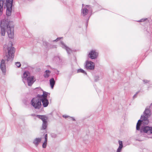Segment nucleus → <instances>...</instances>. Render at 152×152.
<instances>
[{"mask_svg": "<svg viewBox=\"0 0 152 152\" xmlns=\"http://www.w3.org/2000/svg\"><path fill=\"white\" fill-rule=\"evenodd\" d=\"M12 45V43L10 42L9 43L8 45H4V50L6 55L4 57V60L2 59L0 64V68L3 72H5L6 71L5 61H11L14 57L15 49Z\"/></svg>", "mask_w": 152, "mask_h": 152, "instance_id": "nucleus-1", "label": "nucleus"}, {"mask_svg": "<svg viewBox=\"0 0 152 152\" xmlns=\"http://www.w3.org/2000/svg\"><path fill=\"white\" fill-rule=\"evenodd\" d=\"M1 34L4 36L7 28V32L10 38L12 39L14 36V28L13 22L8 20H2L1 21Z\"/></svg>", "mask_w": 152, "mask_h": 152, "instance_id": "nucleus-2", "label": "nucleus"}, {"mask_svg": "<svg viewBox=\"0 0 152 152\" xmlns=\"http://www.w3.org/2000/svg\"><path fill=\"white\" fill-rule=\"evenodd\" d=\"M13 0H0V15L2 14L3 7L7 8L6 15L10 16L11 14Z\"/></svg>", "mask_w": 152, "mask_h": 152, "instance_id": "nucleus-3", "label": "nucleus"}, {"mask_svg": "<svg viewBox=\"0 0 152 152\" xmlns=\"http://www.w3.org/2000/svg\"><path fill=\"white\" fill-rule=\"evenodd\" d=\"M22 77L23 82L25 83L27 80L28 86H31L34 82V77L31 76L30 73L28 71H26L23 73Z\"/></svg>", "mask_w": 152, "mask_h": 152, "instance_id": "nucleus-4", "label": "nucleus"}, {"mask_svg": "<svg viewBox=\"0 0 152 152\" xmlns=\"http://www.w3.org/2000/svg\"><path fill=\"white\" fill-rule=\"evenodd\" d=\"M31 103L32 105L36 109H39L42 106L41 100L40 98H34L31 100Z\"/></svg>", "mask_w": 152, "mask_h": 152, "instance_id": "nucleus-5", "label": "nucleus"}, {"mask_svg": "<svg viewBox=\"0 0 152 152\" xmlns=\"http://www.w3.org/2000/svg\"><path fill=\"white\" fill-rule=\"evenodd\" d=\"M37 116L39 119H41L43 121V124L41 129H45L47 126V120L48 119L47 117L44 115H37Z\"/></svg>", "mask_w": 152, "mask_h": 152, "instance_id": "nucleus-6", "label": "nucleus"}, {"mask_svg": "<svg viewBox=\"0 0 152 152\" xmlns=\"http://www.w3.org/2000/svg\"><path fill=\"white\" fill-rule=\"evenodd\" d=\"M98 55V53L95 50H92L89 52L88 57L91 59H95L97 58Z\"/></svg>", "mask_w": 152, "mask_h": 152, "instance_id": "nucleus-7", "label": "nucleus"}, {"mask_svg": "<svg viewBox=\"0 0 152 152\" xmlns=\"http://www.w3.org/2000/svg\"><path fill=\"white\" fill-rule=\"evenodd\" d=\"M86 66L87 69L92 70L94 68V64L93 62L87 61L86 62Z\"/></svg>", "mask_w": 152, "mask_h": 152, "instance_id": "nucleus-8", "label": "nucleus"}, {"mask_svg": "<svg viewBox=\"0 0 152 152\" xmlns=\"http://www.w3.org/2000/svg\"><path fill=\"white\" fill-rule=\"evenodd\" d=\"M90 7V5H86L85 7L82 9V12L83 16H85L88 13Z\"/></svg>", "mask_w": 152, "mask_h": 152, "instance_id": "nucleus-9", "label": "nucleus"}, {"mask_svg": "<svg viewBox=\"0 0 152 152\" xmlns=\"http://www.w3.org/2000/svg\"><path fill=\"white\" fill-rule=\"evenodd\" d=\"M61 44L62 45V47L66 49L68 54H70L72 53V50L66 46L63 42H61Z\"/></svg>", "mask_w": 152, "mask_h": 152, "instance_id": "nucleus-10", "label": "nucleus"}, {"mask_svg": "<svg viewBox=\"0 0 152 152\" xmlns=\"http://www.w3.org/2000/svg\"><path fill=\"white\" fill-rule=\"evenodd\" d=\"M40 99L41 100V102H42L43 107H47L49 104L48 100L47 99Z\"/></svg>", "mask_w": 152, "mask_h": 152, "instance_id": "nucleus-11", "label": "nucleus"}, {"mask_svg": "<svg viewBox=\"0 0 152 152\" xmlns=\"http://www.w3.org/2000/svg\"><path fill=\"white\" fill-rule=\"evenodd\" d=\"M42 138H37L35 139L33 142V143L36 146H37L39 143L42 140Z\"/></svg>", "mask_w": 152, "mask_h": 152, "instance_id": "nucleus-12", "label": "nucleus"}, {"mask_svg": "<svg viewBox=\"0 0 152 152\" xmlns=\"http://www.w3.org/2000/svg\"><path fill=\"white\" fill-rule=\"evenodd\" d=\"M43 94L42 95H38L37 96L39 97L40 99H47V97L48 96V94H49L48 93L45 91H43Z\"/></svg>", "mask_w": 152, "mask_h": 152, "instance_id": "nucleus-13", "label": "nucleus"}, {"mask_svg": "<svg viewBox=\"0 0 152 152\" xmlns=\"http://www.w3.org/2000/svg\"><path fill=\"white\" fill-rule=\"evenodd\" d=\"M118 143L119 144V146L116 152H121V149L123 148V143L121 141H119Z\"/></svg>", "mask_w": 152, "mask_h": 152, "instance_id": "nucleus-14", "label": "nucleus"}, {"mask_svg": "<svg viewBox=\"0 0 152 152\" xmlns=\"http://www.w3.org/2000/svg\"><path fill=\"white\" fill-rule=\"evenodd\" d=\"M55 82L53 78H52L50 80V83L52 88H53Z\"/></svg>", "mask_w": 152, "mask_h": 152, "instance_id": "nucleus-15", "label": "nucleus"}, {"mask_svg": "<svg viewBox=\"0 0 152 152\" xmlns=\"http://www.w3.org/2000/svg\"><path fill=\"white\" fill-rule=\"evenodd\" d=\"M149 127L148 126L145 127L142 129V131L145 133H149Z\"/></svg>", "mask_w": 152, "mask_h": 152, "instance_id": "nucleus-16", "label": "nucleus"}, {"mask_svg": "<svg viewBox=\"0 0 152 152\" xmlns=\"http://www.w3.org/2000/svg\"><path fill=\"white\" fill-rule=\"evenodd\" d=\"M143 117H142V120H141V122H142L143 124H148V118L146 117H144V118H143Z\"/></svg>", "mask_w": 152, "mask_h": 152, "instance_id": "nucleus-17", "label": "nucleus"}, {"mask_svg": "<svg viewBox=\"0 0 152 152\" xmlns=\"http://www.w3.org/2000/svg\"><path fill=\"white\" fill-rule=\"evenodd\" d=\"M50 73V72L49 70H46L45 72L44 76L45 77H48L49 76V74Z\"/></svg>", "mask_w": 152, "mask_h": 152, "instance_id": "nucleus-18", "label": "nucleus"}, {"mask_svg": "<svg viewBox=\"0 0 152 152\" xmlns=\"http://www.w3.org/2000/svg\"><path fill=\"white\" fill-rule=\"evenodd\" d=\"M141 120H138L136 126V129L137 130H139L140 129V126L141 125Z\"/></svg>", "mask_w": 152, "mask_h": 152, "instance_id": "nucleus-19", "label": "nucleus"}, {"mask_svg": "<svg viewBox=\"0 0 152 152\" xmlns=\"http://www.w3.org/2000/svg\"><path fill=\"white\" fill-rule=\"evenodd\" d=\"M145 114L147 116L149 115L150 114V111L149 109H146L144 112Z\"/></svg>", "mask_w": 152, "mask_h": 152, "instance_id": "nucleus-20", "label": "nucleus"}, {"mask_svg": "<svg viewBox=\"0 0 152 152\" xmlns=\"http://www.w3.org/2000/svg\"><path fill=\"white\" fill-rule=\"evenodd\" d=\"M77 72L78 73L81 72L83 73H84L85 74H86V72L83 69H79L77 70Z\"/></svg>", "mask_w": 152, "mask_h": 152, "instance_id": "nucleus-21", "label": "nucleus"}, {"mask_svg": "<svg viewBox=\"0 0 152 152\" xmlns=\"http://www.w3.org/2000/svg\"><path fill=\"white\" fill-rule=\"evenodd\" d=\"M53 60L55 61H60V57L59 56H56L54 57Z\"/></svg>", "mask_w": 152, "mask_h": 152, "instance_id": "nucleus-22", "label": "nucleus"}, {"mask_svg": "<svg viewBox=\"0 0 152 152\" xmlns=\"http://www.w3.org/2000/svg\"><path fill=\"white\" fill-rule=\"evenodd\" d=\"M15 65L17 66L18 67H19L21 66V64L20 62H16L15 63Z\"/></svg>", "mask_w": 152, "mask_h": 152, "instance_id": "nucleus-23", "label": "nucleus"}, {"mask_svg": "<svg viewBox=\"0 0 152 152\" xmlns=\"http://www.w3.org/2000/svg\"><path fill=\"white\" fill-rule=\"evenodd\" d=\"M99 77L98 76H95L94 77L95 80L96 81L97 80H99Z\"/></svg>", "mask_w": 152, "mask_h": 152, "instance_id": "nucleus-24", "label": "nucleus"}, {"mask_svg": "<svg viewBox=\"0 0 152 152\" xmlns=\"http://www.w3.org/2000/svg\"><path fill=\"white\" fill-rule=\"evenodd\" d=\"M47 144V143H46L45 142H44V143H43V144L42 145V147L43 148H46V147Z\"/></svg>", "mask_w": 152, "mask_h": 152, "instance_id": "nucleus-25", "label": "nucleus"}, {"mask_svg": "<svg viewBox=\"0 0 152 152\" xmlns=\"http://www.w3.org/2000/svg\"><path fill=\"white\" fill-rule=\"evenodd\" d=\"M149 133L152 134V127H149Z\"/></svg>", "mask_w": 152, "mask_h": 152, "instance_id": "nucleus-26", "label": "nucleus"}, {"mask_svg": "<svg viewBox=\"0 0 152 152\" xmlns=\"http://www.w3.org/2000/svg\"><path fill=\"white\" fill-rule=\"evenodd\" d=\"M61 38V37L58 38L56 39L53 40V41H57L58 40H59Z\"/></svg>", "mask_w": 152, "mask_h": 152, "instance_id": "nucleus-27", "label": "nucleus"}, {"mask_svg": "<svg viewBox=\"0 0 152 152\" xmlns=\"http://www.w3.org/2000/svg\"><path fill=\"white\" fill-rule=\"evenodd\" d=\"M146 19H142L140 20V22H143Z\"/></svg>", "mask_w": 152, "mask_h": 152, "instance_id": "nucleus-28", "label": "nucleus"}, {"mask_svg": "<svg viewBox=\"0 0 152 152\" xmlns=\"http://www.w3.org/2000/svg\"><path fill=\"white\" fill-rule=\"evenodd\" d=\"M47 140H48V139H45V140L44 141V142L47 143Z\"/></svg>", "mask_w": 152, "mask_h": 152, "instance_id": "nucleus-29", "label": "nucleus"}, {"mask_svg": "<svg viewBox=\"0 0 152 152\" xmlns=\"http://www.w3.org/2000/svg\"><path fill=\"white\" fill-rule=\"evenodd\" d=\"M45 139H48V135L47 134H46L45 135Z\"/></svg>", "mask_w": 152, "mask_h": 152, "instance_id": "nucleus-30", "label": "nucleus"}, {"mask_svg": "<svg viewBox=\"0 0 152 152\" xmlns=\"http://www.w3.org/2000/svg\"><path fill=\"white\" fill-rule=\"evenodd\" d=\"M63 117H64L65 118H66L67 117V116H66L65 115H63Z\"/></svg>", "mask_w": 152, "mask_h": 152, "instance_id": "nucleus-31", "label": "nucleus"}, {"mask_svg": "<svg viewBox=\"0 0 152 152\" xmlns=\"http://www.w3.org/2000/svg\"><path fill=\"white\" fill-rule=\"evenodd\" d=\"M31 115L32 116H34L35 115L34 114H31Z\"/></svg>", "mask_w": 152, "mask_h": 152, "instance_id": "nucleus-32", "label": "nucleus"}, {"mask_svg": "<svg viewBox=\"0 0 152 152\" xmlns=\"http://www.w3.org/2000/svg\"><path fill=\"white\" fill-rule=\"evenodd\" d=\"M72 120L73 121H75V119L74 118H72Z\"/></svg>", "mask_w": 152, "mask_h": 152, "instance_id": "nucleus-33", "label": "nucleus"}, {"mask_svg": "<svg viewBox=\"0 0 152 152\" xmlns=\"http://www.w3.org/2000/svg\"><path fill=\"white\" fill-rule=\"evenodd\" d=\"M56 137V136L55 135L54 137Z\"/></svg>", "mask_w": 152, "mask_h": 152, "instance_id": "nucleus-34", "label": "nucleus"}]
</instances>
